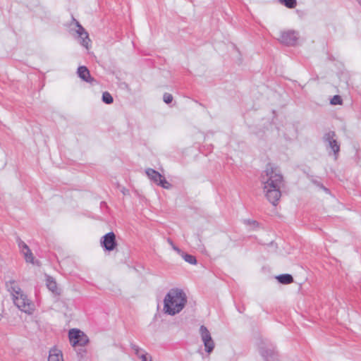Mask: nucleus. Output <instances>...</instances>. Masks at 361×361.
<instances>
[{"label": "nucleus", "instance_id": "12", "mask_svg": "<svg viewBox=\"0 0 361 361\" xmlns=\"http://www.w3.org/2000/svg\"><path fill=\"white\" fill-rule=\"evenodd\" d=\"M78 76L87 82L91 83L94 79L91 77L89 70L85 66H80L78 68Z\"/></svg>", "mask_w": 361, "mask_h": 361}, {"label": "nucleus", "instance_id": "9", "mask_svg": "<svg viewBox=\"0 0 361 361\" xmlns=\"http://www.w3.org/2000/svg\"><path fill=\"white\" fill-rule=\"evenodd\" d=\"M100 243L105 250L113 251L117 246L115 233L114 232L106 233L102 238Z\"/></svg>", "mask_w": 361, "mask_h": 361}, {"label": "nucleus", "instance_id": "20", "mask_svg": "<svg viewBox=\"0 0 361 361\" xmlns=\"http://www.w3.org/2000/svg\"><path fill=\"white\" fill-rule=\"evenodd\" d=\"M18 245L19 248L20 249L21 253L30 250V248L27 245V244L25 242H23V240H21L20 239L18 240Z\"/></svg>", "mask_w": 361, "mask_h": 361}, {"label": "nucleus", "instance_id": "5", "mask_svg": "<svg viewBox=\"0 0 361 361\" xmlns=\"http://www.w3.org/2000/svg\"><path fill=\"white\" fill-rule=\"evenodd\" d=\"M323 140L326 143L327 148L331 149L335 157V159L338 158L340 151V145L337 140L336 135L334 131H329L324 135Z\"/></svg>", "mask_w": 361, "mask_h": 361}, {"label": "nucleus", "instance_id": "21", "mask_svg": "<svg viewBox=\"0 0 361 361\" xmlns=\"http://www.w3.org/2000/svg\"><path fill=\"white\" fill-rule=\"evenodd\" d=\"M331 104L333 105L341 104L342 99L339 95H334L331 99Z\"/></svg>", "mask_w": 361, "mask_h": 361}, {"label": "nucleus", "instance_id": "17", "mask_svg": "<svg viewBox=\"0 0 361 361\" xmlns=\"http://www.w3.org/2000/svg\"><path fill=\"white\" fill-rule=\"evenodd\" d=\"M180 255H181L182 257L184 259L185 262H188L190 264H196L197 260L193 255L186 254L183 252H181Z\"/></svg>", "mask_w": 361, "mask_h": 361}, {"label": "nucleus", "instance_id": "24", "mask_svg": "<svg viewBox=\"0 0 361 361\" xmlns=\"http://www.w3.org/2000/svg\"><path fill=\"white\" fill-rule=\"evenodd\" d=\"M167 241H168V243L171 245L172 248H173L175 251H176L178 254H180V253H181V252H182V251H181V250H180V248H178L177 246H176V245L173 244V241H172L170 238H169V239L167 240Z\"/></svg>", "mask_w": 361, "mask_h": 361}, {"label": "nucleus", "instance_id": "15", "mask_svg": "<svg viewBox=\"0 0 361 361\" xmlns=\"http://www.w3.org/2000/svg\"><path fill=\"white\" fill-rule=\"evenodd\" d=\"M47 286L49 290L54 293H59L57 292V285L53 278L49 276L47 279Z\"/></svg>", "mask_w": 361, "mask_h": 361}, {"label": "nucleus", "instance_id": "2", "mask_svg": "<svg viewBox=\"0 0 361 361\" xmlns=\"http://www.w3.org/2000/svg\"><path fill=\"white\" fill-rule=\"evenodd\" d=\"M186 302L185 293L181 289L172 288L164 298L163 310L164 313L173 316L179 313Z\"/></svg>", "mask_w": 361, "mask_h": 361}, {"label": "nucleus", "instance_id": "7", "mask_svg": "<svg viewBox=\"0 0 361 361\" xmlns=\"http://www.w3.org/2000/svg\"><path fill=\"white\" fill-rule=\"evenodd\" d=\"M147 177L158 185L164 188L169 189L171 188V184L169 183L166 178L158 171L152 169H147L145 171Z\"/></svg>", "mask_w": 361, "mask_h": 361}, {"label": "nucleus", "instance_id": "16", "mask_svg": "<svg viewBox=\"0 0 361 361\" xmlns=\"http://www.w3.org/2000/svg\"><path fill=\"white\" fill-rule=\"evenodd\" d=\"M22 254L24 256L26 262L31 263L32 264H38V262L35 261V257H34L33 254L32 253L30 249L22 252Z\"/></svg>", "mask_w": 361, "mask_h": 361}, {"label": "nucleus", "instance_id": "3", "mask_svg": "<svg viewBox=\"0 0 361 361\" xmlns=\"http://www.w3.org/2000/svg\"><path fill=\"white\" fill-rule=\"evenodd\" d=\"M6 287L18 308L25 313L32 314L35 309L34 304L24 294L18 283L15 281H9L6 283Z\"/></svg>", "mask_w": 361, "mask_h": 361}, {"label": "nucleus", "instance_id": "28", "mask_svg": "<svg viewBox=\"0 0 361 361\" xmlns=\"http://www.w3.org/2000/svg\"><path fill=\"white\" fill-rule=\"evenodd\" d=\"M149 361H152V357H149Z\"/></svg>", "mask_w": 361, "mask_h": 361}, {"label": "nucleus", "instance_id": "1", "mask_svg": "<svg viewBox=\"0 0 361 361\" xmlns=\"http://www.w3.org/2000/svg\"><path fill=\"white\" fill-rule=\"evenodd\" d=\"M262 175L264 191L267 200L273 204L276 205L281 193V188L283 186V176L277 173L274 168L269 164Z\"/></svg>", "mask_w": 361, "mask_h": 361}, {"label": "nucleus", "instance_id": "25", "mask_svg": "<svg viewBox=\"0 0 361 361\" xmlns=\"http://www.w3.org/2000/svg\"><path fill=\"white\" fill-rule=\"evenodd\" d=\"M149 357H151L150 355L148 356L147 353H142L139 357L142 360V361H149Z\"/></svg>", "mask_w": 361, "mask_h": 361}, {"label": "nucleus", "instance_id": "23", "mask_svg": "<svg viewBox=\"0 0 361 361\" xmlns=\"http://www.w3.org/2000/svg\"><path fill=\"white\" fill-rule=\"evenodd\" d=\"M163 99L165 103L170 104L173 101V96L169 93H165Z\"/></svg>", "mask_w": 361, "mask_h": 361}, {"label": "nucleus", "instance_id": "18", "mask_svg": "<svg viewBox=\"0 0 361 361\" xmlns=\"http://www.w3.org/2000/svg\"><path fill=\"white\" fill-rule=\"evenodd\" d=\"M279 2L288 8H293L297 5L296 0H279Z\"/></svg>", "mask_w": 361, "mask_h": 361}, {"label": "nucleus", "instance_id": "6", "mask_svg": "<svg viewBox=\"0 0 361 361\" xmlns=\"http://www.w3.org/2000/svg\"><path fill=\"white\" fill-rule=\"evenodd\" d=\"M200 334L204 343L205 351L210 354L215 347V343L212 338L210 332L205 326L202 325L200 327Z\"/></svg>", "mask_w": 361, "mask_h": 361}, {"label": "nucleus", "instance_id": "13", "mask_svg": "<svg viewBox=\"0 0 361 361\" xmlns=\"http://www.w3.org/2000/svg\"><path fill=\"white\" fill-rule=\"evenodd\" d=\"M48 361H63L61 351L57 349H51L49 351Z\"/></svg>", "mask_w": 361, "mask_h": 361}, {"label": "nucleus", "instance_id": "26", "mask_svg": "<svg viewBox=\"0 0 361 361\" xmlns=\"http://www.w3.org/2000/svg\"><path fill=\"white\" fill-rule=\"evenodd\" d=\"M78 354H80L81 355V357H84L86 354V350H80L79 352H78Z\"/></svg>", "mask_w": 361, "mask_h": 361}, {"label": "nucleus", "instance_id": "10", "mask_svg": "<svg viewBox=\"0 0 361 361\" xmlns=\"http://www.w3.org/2000/svg\"><path fill=\"white\" fill-rule=\"evenodd\" d=\"M76 25L78 27L77 33L78 34L79 37L80 38V44L86 49H88L89 43L90 42L89 35L85 31L84 27L81 25H80L78 22H76Z\"/></svg>", "mask_w": 361, "mask_h": 361}, {"label": "nucleus", "instance_id": "11", "mask_svg": "<svg viewBox=\"0 0 361 361\" xmlns=\"http://www.w3.org/2000/svg\"><path fill=\"white\" fill-rule=\"evenodd\" d=\"M260 354L265 361H278V355L274 349L261 348Z\"/></svg>", "mask_w": 361, "mask_h": 361}, {"label": "nucleus", "instance_id": "27", "mask_svg": "<svg viewBox=\"0 0 361 361\" xmlns=\"http://www.w3.org/2000/svg\"><path fill=\"white\" fill-rule=\"evenodd\" d=\"M357 1L358 2V4L361 6V0H357Z\"/></svg>", "mask_w": 361, "mask_h": 361}, {"label": "nucleus", "instance_id": "19", "mask_svg": "<svg viewBox=\"0 0 361 361\" xmlns=\"http://www.w3.org/2000/svg\"><path fill=\"white\" fill-rule=\"evenodd\" d=\"M102 101L107 104H110L113 103L114 99L110 93L105 92L102 94Z\"/></svg>", "mask_w": 361, "mask_h": 361}, {"label": "nucleus", "instance_id": "4", "mask_svg": "<svg viewBox=\"0 0 361 361\" xmlns=\"http://www.w3.org/2000/svg\"><path fill=\"white\" fill-rule=\"evenodd\" d=\"M68 338L71 344L73 347L77 345L83 347L89 343V338L87 335L77 329H72L69 331Z\"/></svg>", "mask_w": 361, "mask_h": 361}, {"label": "nucleus", "instance_id": "22", "mask_svg": "<svg viewBox=\"0 0 361 361\" xmlns=\"http://www.w3.org/2000/svg\"><path fill=\"white\" fill-rule=\"evenodd\" d=\"M130 347L131 348L134 350L135 352V354L137 355V356H140L141 354L140 353V352H143L144 353V350L142 349H141L139 346H137V345L135 344H133L131 343L130 345Z\"/></svg>", "mask_w": 361, "mask_h": 361}, {"label": "nucleus", "instance_id": "8", "mask_svg": "<svg viewBox=\"0 0 361 361\" xmlns=\"http://www.w3.org/2000/svg\"><path fill=\"white\" fill-rule=\"evenodd\" d=\"M298 33L294 30L281 31L278 40L286 45L293 46L297 43Z\"/></svg>", "mask_w": 361, "mask_h": 361}, {"label": "nucleus", "instance_id": "14", "mask_svg": "<svg viewBox=\"0 0 361 361\" xmlns=\"http://www.w3.org/2000/svg\"><path fill=\"white\" fill-rule=\"evenodd\" d=\"M278 281L282 284H289L293 281V278L290 274H285L276 276Z\"/></svg>", "mask_w": 361, "mask_h": 361}]
</instances>
